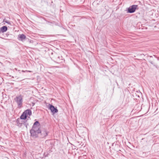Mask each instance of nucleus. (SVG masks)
I'll return each mask as SVG.
<instances>
[{"label": "nucleus", "instance_id": "f257e3e1", "mask_svg": "<svg viewBox=\"0 0 159 159\" xmlns=\"http://www.w3.org/2000/svg\"><path fill=\"white\" fill-rule=\"evenodd\" d=\"M40 124L38 121H35L30 130V136L33 139H36L39 137L40 133Z\"/></svg>", "mask_w": 159, "mask_h": 159}, {"label": "nucleus", "instance_id": "f03ea898", "mask_svg": "<svg viewBox=\"0 0 159 159\" xmlns=\"http://www.w3.org/2000/svg\"><path fill=\"white\" fill-rule=\"evenodd\" d=\"M149 62L156 68L159 67V58L155 57L153 58L152 56H150Z\"/></svg>", "mask_w": 159, "mask_h": 159}, {"label": "nucleus", "instance_id": "7ed1b4c3", "mask_svg": "<svg viewBox=\"0 0 159 159\" xmlns=\"http://www.w3.org/2000/svg\"><path fill=\"white\" fill-rule=\"evenodd\" d=\"M139 9L138 5H133L127 8L125 11L127 13H132L135 12L136 10Z\"/></svg>", "mask_w": 159, "mask_h": 159}, {"label": "nucleus", "instance_id": "20e7f679", "mask_svg": "<svg viewBox=\"0 0 159 159\" xmlns=\"http://www.w3.org/2000/svg\"><path fill=\"white\" fill-rule=\"evenodd\" d=\"M40 133H39V138L42 139L45 138L48 134L49 132L46 129H44L42 130L40 129Z\"/></svg>", "mask_w": 159, "mask_h": 159}, {"label": "nucleus", "instance_id": "39448f33", "mask_svg": "<svg viewBox=\"0 0 159 159\" xmlns=\"http://www.w3.org/2000/svg\"><path fill=\"white\" fill-rule=\"evenodd\" d=\"M49 109H50L53 114H55L58 112V110L57 107H55L53 105L49 104L48 105Z\"/></svg>", "mask_w": 159, "mask_h": 159}, {"label": "nucleus", "instance_id": "423d86ee", "mask_svg": "<svg viewBox=\"0 0 159 159\" xmlns=\"http://www.w3.org/2000/svg\"><path fill=\"white\" fill-rule=\"evenodd\" d=\"M18 106H20L22 104V98L21 96L16 97V99H15Z\"/></svg>", "mask_w": 159, "mask_h": 159}, {"label": "nucleus", "instance_id": "0eeeda50", "mask_svg": "<svg viewBox=\"0 0 159 159\" xmlns=\"http://www.w3.org/2000/svg\"><path fill=\"white\" fill-rule=\"evenodd\" d=\"M55 60L57 63H62L63 61L64 60L63 59L62 57V56H57L56 57Z\"/></svg>", "mask_w": 159, "mask_h": 159}, {"label": "nucleus", "instance_id": "6e6552de", "mask_svg": "<svg viewBox=\"0 0 159 159\" xmlns=\"http://www.w3.org/2000/svg\"><path fill=\"white\" fill-rule=\"evenodd\" d=\"M26 38V37L25 35L23 34H19L18 35V39L20 40H21L23 41V40H24Z\"/></svg>", "mask_w": 159, "mask_h": 159}, {"label": "nucleus", "instance_id": "1a4fd4ad", "mask_svg": "<svg viewBox=\"0 0 159 159\" xmlns=\"http://www.w3.org/2000/svg\"><path fill=\"white\" fill-rule=\"evenodd\" d=\"M23 122L24 121L21 120L20 119H19V118L17 119L16 121L17 126L20 127H21L22 124H23Z\"/></svg>", "mask_w": 159, "mask_h": 159}, {"label": "nucleus", "instance_id": "9d476101", "mask_svg": "<svg viewBox=\"0 0 159 159\" xmlns=\"http://www.w3.org/2000/svg\"><path fill=\"white\" fill-rule=\"evenodd\" d=\"M7 30V27L4 26L0 28V33H3Z\"/></svg>", "mask_w": 159, "mask_h": 159}, {"label": "nucleus", "instance_id": "9b49d317", "mask_svg": "<svg viewBox=\"0 0 159 159\" xmlns=\"http://www.w3.org/2000/svg\"><path fill=\"white\" fill-rule=\"evenodd\" d=\"M27 117V115L25 114V112H24L20 116L19 119H20V120L21 119L25 120L26 119Z\"/></svg>", "mask_w": 159, "mask_h": 159}, {"label": "nucleus", "instance_id": "f8f14e48", "mask_svg": "<svg viewBox=\"0 0 159 159\" xmlns=\"http://www.w3.org/2000/svg\"><path fill=\"white\" fill-rule=\"evenodd\" d=\"M25 114L27 115H29V116H31L32 115L31 111L30 109H27L24 111Z\"/></svg>", "mask_w": 159, "mask_h": 159}, {"label": "nucleus", "instance_id": "ddd939ff", "mask_svg": "<svg viewBox=\"0 0 159 159\" xmlns=\"http://www.w3.org/2000/svg\"><path fill=\"white\" fill-rule=\"evenodd\" d=\"M15 36L13 34H10L9 37H7V39L9 40H11L15 38Z\"/></svg>", "mask_w": 159, "mask_h": 159}, {"label": "nucleus", "instance_id": "4468645a", "mask_svg": "<svg viewBox=\"0 0 159 159\" xmlns=\"http://www.w3.org/2000/svg\"><path fill=\"white\" fill-rule=\"evenodd\" d=\"M27 120H26L25 121H24L23 124L25 126L26 128H27V126L29 125V124L27 122Z\"/></svg>", "mask_w": 159, "mask_h": 159}, {"label": "nucleus", "instance_id": "2eb2a0df", "mask_svg": "<svg viewBox=\"0 0 159 159\" xmlns=\"http://www.w3.org/2000/svg\"><path fill=\"white\" fill-rule=\"evenodd\" d=\"M3 22H6V23H7L8 24L11 25V23L10 21H8L7 20H5V19L4 20Z\"/></svg>", "mask_w": 159, "mask_h": 159}, {"label": "nucleus", "instance_id": "dca6fc26", "mask_svg": "<svg viewBox=\"0 0 159 159\" xmlns=\"http://www.w3.org/2000/svg\"><path fill=\"white\" fill-rule=\"evenodd\" d=\"M9 32H7V33L6 34V37L7 38V37H9V35L10 34H8Z\"/></svg>", "mask_w": 159, "mask_h": 159}, {"label": "nucleus", "instance_id": "f3484780", "mask_svg": "<svg viewBox=\"0 0 159 159\" xmlns=\"http://www.w3.org/2000/svg\"><path fill=\"white\" fill-rule=\"evenodd\" d=\"M28 70H25V71H24V70H22V72H28Z\"/></svg>", "mask_w": 159, "mask_h": 159}, {"label": "nucleus", "instance_id": "a211bd4d", "mask_svg": "<svg viewBox=\"0 0 159 159\" xmlns=\"http://www.w3.org/2000/svg\"><path fill=\"white\" fill-rule=\"evenodd\" d=\"M84 146V147L85 146V145H84V144L83 143V144L81 146Z\"/></svg>", "mask_w": 159, "mask_h": 159}, {"label": "nucleus", "instance_id": "6ab92c4d", "mask_svg": "<svg viewBox=\"0 0 159 159\" xmlns=\"http://www.w3.org/2000/svg\"><path fill=\"white\" fill-rule=\"evenodd\" d=\"M28 72H32V71H30V70H28Z\"/></svg>", "mask_w": 159, "mask_h": 159}, {"label": "nucleus", "instance_id": "aec40b11", "mask_svg": "<svg viewBox=\"0 0 159 159\" xmlns=\"http://www.w3.org/2000/svg\"><path fill=\"white\" fill-rule=\"evenodd\" d=\"M32 104H33V105H32L33 106H34V105L35 104L34 103H33Z\"/></svg>", "mask_w": 159, "mask_h": 159}, {"label": "nucleus", "instance_id": "412c9836", "mask_svg": "<svg viewBox=\"0 0 159 159\" xmlns=\"http://www.w3.org/2000/svg\"><path fill=\"white\" fill-rule=\"evenodd\" d=\"M8 34H12L11 33H10V32H9Z\"/></svg>", "mask_w": 159, "mask_h": 159}, {"label": "nucleus", "instance_id": "4be33fe9", "mask_svg": "<svg viewBox=\"0 0 159 159\" xmlns=\"http://www.w3.org/2000/svg\"><path fill=\"white\" fill-rule=\"evenodd\" d=\"M81 144H80L79 145V148H81V147H80V145Z\"/></svg>", "mask_w": 159, "mask_h": 159}, {"label": "nucleus", "instance_id": "5701e85b", "mask_svg": "<svg viewBox=\"0 0 159 159\" xmlns=\"http://www.w3.org/2000/svg\"><path fill=\"white\" fill-rule=\"evenodd\" d=\"M15 69L16 70H17V68H15Z\"/></svg>", "mask_w": 159, "mask_h": 159}, {"label": "nucleus", "instance_id": "b1692460", "mask_svg": "<svg viewBox=\"0 0 159 159\" xmlns=\"http://www.w3.org/2000/svg\"><path fill=\"white\" fill-rule=\"evenodd\" d=\"M109 148H111V147H110H110H109Z\"/></svg>", "mask_w": 159, "mask_h": 159}, {"label": "nucleus", "instance_id": "393cba45", "mask_svg": "<svg viewBox=\"0 0 159 159\" xmlns=\"http://www.w3.org/2000/svg\"><path fill=\"white\" fill-rule=\"evenodd\" d=\"M113 143H112V146L113 145Z\"/></svg>", "mask_w": 159, "mask_h": 159}]
</instances>
